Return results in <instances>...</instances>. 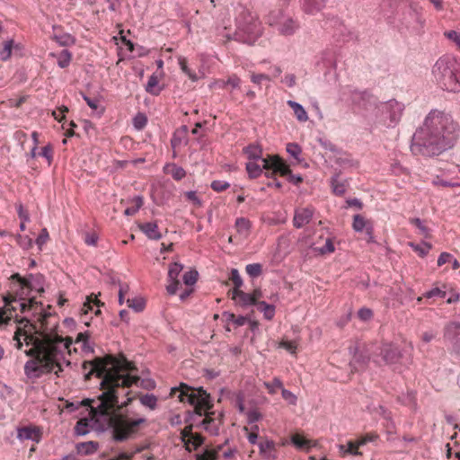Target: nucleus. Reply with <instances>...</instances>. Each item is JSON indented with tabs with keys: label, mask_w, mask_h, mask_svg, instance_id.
<instances>
[{
	"label": "nucleus",
	"mask_w": 460,
	"mask_h": 460,
	"mask_svg": "<svg viewBox=\"0 0 460 460\" xmlns=\"http://www.w3.org/2000/svg\"><path fill=\"white\" fill-rule=\"evenodd\" d=\"M83 368L89 369L84 375L85 379H89L93 374L102 378V393L97 398L96 406L90 404L94 402V400L88 399L84 402L90 406V417L82 418L77 421L75 427V434L84 436L93 429L103 431L111 429L115 441L122 442L128 439L137 432L138 426L146 422L145 418L130 420L119 413V411L132 401L131 397H128L127 401L119 402V396L122 394L128 396L129 392L126 389L139 380L138 376L131 375L137 370L136 367L123 356L116 358L106 355L84 362Z\"/></svg>",
	"instance_id": "f257e3e1"
},
{
	"label": "nucleus",
	"mask_w": 460,
	"mask_h": 460,
	"mask_svg": "<svg viewBox=\"0 0 460 460\" xmlns=\"http://www.w3.org/2000/svg\"><path fill=\"white\" fill-rule=\"evenodd\" d=\"M459 131L460 127L451 114L433 109L413 134L411 151L423 156L439 155L455 146Z\"/></svg>",
	"instance_id": "f03ea898"
},
{
	"label": "nucleus",
	"mask_w": 460,
	"mask_h": 460,
	"mask_svg": "<svg viewBox=\"0 0 460 460\" xmlns=\"http://www.w3.org/2000/svg\"><path fill=\"white\" fill-rule=\"evenodd\" d=\"M72 340H64L57 334H44L32 340V347L25 351L27 356L33 357L24 365V374L28 378H39L43 374L54 372L57 376L63 371V364L70 365L65 358Z\"/></svg>",
	"instance_id": "7ed1b4c3"
},
{
	"label": "nucleus",
	"mask_w": 460,
	"mask_h": 460,
	"mask_svg": "<svg viewBox=\"0 0 460 460\" xmlns=\"http://www.w3.org/2000/svg\"><path fill=\"white\" fill-rule=\"evenodd\" d=\"M176 393H179L177 397L180 402H187L193 405L196 414L199 416L205 415L201 422L204 429L212 435H217L222 424L223 414L218 413L217 417H214L215 412L209 411L213 407L209 394L202 387L193 388L184 383H181L179 386L171 389L172 396H174Z\"/></svg>",
	"instance_id": "20e7f679"
},
{
	"label": "nucleus",
	"mask_w": 460,
	"mask_h": 460,
	"mask_svg": "<svg viewBox=\"0 0 460 460\" xmlns=\"http://www.w3.org/2000/svg\"><path fill=\"white\" fill-rule=\"evenodd\" d=\"M235 25L236 29L233 34L226 31V27L218 31V36L224 42L234 40L252 45L262 34V25L257 15L243 7H240Z\"/></svg>",
	"instance_id": "39448f33"
},
{
	"label": "nucleus",
	"mask_w": 460,
	"mask_h": 460,
	"mask_svg": "<svg viewBox=\"0 0 460 460\" xmlns=\"http://www.w3.org/2000/svg\"><path fill=\"white\" fill-rule=\"evenodd\" d=\"M457 71V63L455 58L441 57L435 63L432 75L441 89L451 93H460Z\"/></svg>",
	"instance_id": "423d86ee"
},
{
	"label": "nucleus",
	"mask_w": 460,
	"mask_h": 460,
	"mask_svg": "<svg viewBox=\"0 0 460 460\" xmlns=\"http://www.w3.org/2000/svg\"><path fill=\"white\" fill-rule=\"evenodd\" d=\"M11 279L16 280L18 284L19 289L16 290V295L20 300H25L23 296H28L31 291L44 292V278L40 274H30L22 278L19 273H14L11 276Z\"/></svg>",
	"instance_id": "0eeeda50"
},
{
	"label": "nucleus",
	"mask_w": 460,
	"mask_h": 460,
	"mask_svg": "<svg viewBox=\"0 0 460 460\" xmlns=\"http://www.w3.org/2000/svg\"><path fill=\"white\" fill-rule=\"evenodd\" d=\"M268 22L270 26L276 27L277 31L284 36L293 35L299 28L296 21L284 15L280 10L272 11L269 15Z\"/></svg>",
	"instance_id": "6e6552de"
},
{
	"label": "nucleus",
	"mask_w": 460,
	"mask_h": 460,
	"mask_svg": "<svg viewBox=\"0 0 460 460\" xmlns=\"http://www.w3.org/2000/svg\"><path fill=\"white\" fill-rule=\"evenodd\" d=\"M444 340L450 343V353L460 359V323H448L444 328Z\"/></svg>",
	"instance_id": "1a4fd4ad"
},
{
	"label": "nucleus",
	"mask_w": 460,
	"mask_h": 460,
	"mask_svg": "<svg viewBox=\"0 0 460 460\" xmlns=\"http://www.w3.org/2000/svg\"><path fill=\"white\" fill-rule=\"evenodd\" d=\"M405 25L416 33H420L425 25V19L422 15V8L417 4H411L410 9L404 14Z\"/></svg>",
	"instance_id": "9d476101"
},
{
	"label": "nucleus",
	"mask_w": 460,
	"mask_h": 460,
	"mask_svg": "<svg viewBox=\"0 0 460 460\" xmlns=\"http://www.w3.org/2000/svg\"><path fill=\"white\" fill-rule=\"evenodd\" d=\"M404 105L395 100H390L382 104L380 111L384 117L389 119L388 127H394L401 119Z\"/></svg>",
	"instance_id": "9b49d317"
},
{
	"label": "nucleus",
	"mask_w": 460,
	"mask_h": 460,
	"mask_svg": "<svg viewBox=\"0 0 460 460\" xmlns=\"http://www.w3.org/2000/svg\"><path fill=\"white\" fill-rule=\"evenodd\" d=\"M261 163L265 170H271V174L279 172L282 176H287L291 172L289 166L277 155L270 156L269 159H261Z\"/></svg>",
	"instance_id": "f8f14e48"
},
{
	"label": "nucleus",
	"mask_w": 460,
	"mask_h": 460,
	"mask_svg": "<svg viewBox=\"0 0 460 460\" xmlns=\"http://www.w3.org/2000/svg\"><path fill=\"white\" fill-rule=\"evenodd\" d=\"M183 270V265L179 262L170 264L168 270V285L166 286L167 293L171 296L175 295L181 283L179 275Z\"/></svg>",
	"instance_id": "ddd939ff"
},
{
	"label": "nucleus",
	"mask_w": 460,
	"mask_h": 460,
	"mask_svg": "<svg viewBox=\"0 0 460 460\" xmlns=\"http://www.w3.org/2000/svg\"><path fill=\"white\" fill-rule=\"evenodd\" d=\"M17 438L21 441L31 440L35 443H39L41 440L42 429L34 425L19 427L16 429Z\"/></svg>",
	"instance_id": "4468645a"
},
{
	"label": "nucleus",
	"mask_w": 460,
	"mask_h": 460,
	"mask_svg": "<svg viewBox=\"0 0 460 460\" xmlns=\"http://www.w3.org/2000/svg\"><path fill=\"white\" fill-rule=\"evenodd\" d=\"M314 208L313 207L298 208L295 210L293 225L296 228H302L313 218Z\"/></svg>",
	"instance_id": "2eb2a0df"
},
{
	"label": "nucleus",
	"mask_w": 460,
	"mask_h": 460,
	"mask_svg": "<svg viewBox=\"0 0 460 460\" xmlns=\"http://www.w3.org/2000/svg\"><path fill=\"white\" fill-rule=\"evenodd\" d=\"M380 355L384 362L388 365L396 363L402 358L400 349L391 343L382 345Z\"/></svg>",
	"instance_id": "dca6fc26"
},
{
	"label": "nucleus",
	"mask_w": 460,
	"mask_h": 460,
	"mask_svg": "<svg viewBox=\"0 0 460 460\" xmlns=\"http://www.w3.org/2000/svg\"><path fill=\"white\" fill-rule=\"evenodd\" d=\"M101 305L103 304L101 303V301L98 300L96 296L93 297L90 296L86 297L85 302L83 304L80 309V320L84 325H90V320L92 318H88L87 314L93 310V306H100Z\"/></svg>",
	"instance_id": "f3484780"
},
{
	"label": "nucleus",
	"mask_w": 460,
	"mask_h": 460,
	"mask_svg": "<svg viewBox=\"0 0 460 460\" xmlns=\"http://www.w3.org/2000/svg\"><path fill=\"white\" fill-rule=\"evenodd\" d=\"M232 299L235 302L236 305L246 308L251 305H255L254 297L250 293H245L243 290H232Z\"/></svg>",
	"instance_id": "a211bd4d"
},
{
	"label": "nucleus",
	"mask_w": 460,
	"mask_h": 460,
	"mask_svg": "<svg viewBox=\"0 0 460 460\" xmlns=\"http://www.w3.org/2000/svg\"><path fill=\"white\" fill-rule=\"evenodd\" d=\"M260 454L268 460H274L276 456V446L273 440H265L258 444Z\"/></svg>",
	"instance_id": "6ab92c4d"
},
{
	"label": "nucleus",
	"mask_w": 460,
	"mask_h": 460,
	"mask_svg": "<svg viewBox=\"0 0 460 460\" xmlns=\"http://www.w3.org/2000/svg\"><path fill=\"white\" fill-rule=\"evenodd\" d=\"M325 3L326 0H303L302 9L305 13L314 15L323 10Z\"/></svg>",
	"instance_id": "aec40b11"
},
{
	"label": "nucleus",
	"mask_w": 460,
	"mask_h": 460,
	"mask_svg": "<svg viewBox=\"0 0 460 460\" xmlns=\"http://www.w3.org/2000/svg\"><path fill=\"white\" fill-rule=\"evenodd\" d=\"M139 229L151 240H160L162 238L156 223L147 222L141 224Z\"/></svg>",
	"instance_id": "412c9836"
},
{
	"label": "nucleus",
	"mask_w": 460,
	"mask_h": 460,
	"mask_svg": "<svg viewBox=\"0 0 460 460\" xmlns=\"http://www.w3.org/2000/svg\"><path fill=\"white\" fill-rule=\"evenodd\" d=\"M234 227L238 234L243 238H247L251 233L252 223L248 218L238 217L235 220Z\"/></svg>",
	"instance_id": "4be33fe9"
},
{
	"label": "nucleus",
	"mask_w": 460,
	"mask_h": 460,
	"mask_svg": "<svg viewBox=\"0 0 460 460\" xmlns=\"http://www.w3.org/2000/svg\"><path fill=\"white\" fill-rule=\"evenodd\" d=\"M164 172L166 174L172 175L176 181H181L186 176V171L176 164H167L164 167Z\"/></svg>",
	"instance_id": "5701e85b"
},
{
	"label": "nucleus",
	"mask_w": 460,
	"mask_h": 460,
	"mask_svg": "<svg viewBox=\"0 0 460 460\" xmlns=\"http://www.w3.org/2000/svg\"><path fill=\"white\" fill-rule=\"evenodd\" d=\"M187 133L188 127L185 125L175 130L171 139V145L172 148L180 146L182 143L187 144Z\"/></svg>",
	"instance_id": "b1692460"
},
{
	"label": "nucleus",
	"mask_w": 460,
	"mask_h": 460,
	"mask_svg": "<svg viewBox=\"0 0 460 460\" xmlns=\"http://www.w3.org/2000/svg\"><path fill=\"white\" fill-rule=\"evenodd\" d=\"M288 104L292 108L296 119L300 122H305L308 119L307 112L304 107L295 101H288Z\"/></svg>",
	"instance_id": "393cba45"
},
{
	"label": "nucleus",
	"mask_w": 460,
	"mask_h": 460,
	"mask_svg": "<svg viewBox=\"0 0 460 460\" xmlns=\"http://www.w3.org/2000/svg\"><path fill=\"white\" fill-rule=\"evenodd\" d=\"M177 59H178V64H179L180 68L182 71V73H184L189 77V79L191 80L192 82H197L199 80V76L194 71H192L188 66L187 58L185 57L179 56L177 58Z\"/></svg>",
	"instance_id": "a878e982"
},
{
	"label": "nucleus",
	"mask_w": 460,
	"mask_h": 460,
	"mask_svg": "<svg viewBox=\"0 0 460 460\" xmlns=\"http://www.w3.org/2000/svg\"><path fill=\"white\" fill-rule=\"evenodd\" d=\"M331 184L334 194L341 196L346 192V182L340 180L339 174L332 177Z\"/></svg>",
	"instance_id": "bb28decb"
},
{
	"label": "nucleus",
	"mask_w": 460,
	"mask_h": 460,
	"mask_svg": "<svg viewBox=\"0 0 460 460\" xmlns=\"http://www.w3.org/2000/svg\"><path fill=\"white\" fill-rule=\"evenodd\" d=\"M204 442V438L199 434H193L186 439L184 446L188 451L196 450Z\"/></svg>",
	"instance_id": "cd10ccee"
},
{
	"label": "nucleus",
	"mask_w": 460,
	"mask_h": 460,
	"mask_svg": "<svg viewBox=\"0 0 460 460\" xmlns=\"http://www.w3.org/2000/svg\"><path fill=\"white\" fill-rule=\"evenodd\" d=\"M372 226L371 223L365 219L364 217H362L359 214H357L353 217V223H352V228L355 232H362L364 229L367 230V226Z\"/></svg>",
	"instance_id": "c85d7f7f"
},
{
	"label": "nucleus",
	"mask_w": 460,
	"mask_h": 460,
	"mask_svg": "<svg viewBox=\"0 0 460 460\" xmlns=\"http://www.w3.org/2000/svg\"><path fill=\"white\" fill-rule=\"evenodd\" d=\"M258 310L263 314V316L267 320H272L275 315V306L273 305L267 304L264 301L257 304Z\"/></svg>",
	"instance_id": "c756f323"
},
{
	"label": "nucleus",
	"mask_w": 460,
	"mask_h": 460,
	"mask_svg": "<svg viewBox=\"0 0 460 460\" xmlns=\"http://www.w3.org/2000/svg\"><path fill=\"white\" fill-rule=\"evenodd\" d=\"M158 76L155 74H153L147 81L146 85V91L153 95H158L161 93V88L158 87Z\"/></svg>",
	"instance_id": "7c9ffc66"
},
{
	"label": "nucleus",
	"mask_w": 460,
	"mask_h": 460,
	"mask_svg": "<svg viewBox=\"0 0 460 460\" xmlns=\"http://www.w3.org/2000/svg\"><path fill=\"white\" fill-rule=\"evenodd\" d=\"M79 454L91 455L98 449V443L93 441L80 443L76 447Z\"/></svg>",
	"instance_id": "2f4dec72"
},
{
	"label": "nucleus",
	"mask_w": 460,
	"mask_h": 460,
	"mask_svg": "<svg viewBox=\"0 0 460 460\" xmlns=\"http://www.w3.org/2000/svg\"><path fill=\"white\" fill-rule=\"evenodd\" d=\"M244 154L247 157L252 161L261 160V149L255 145H250L246 146L244 149Z\"/></svg>",
	"instance_id": "473e14b6"
},
{
	"label": "nucleus",
	"mask_w": 460,
	"mask_h": 460,
	"mask_svg": "<svg viewBox=\"0 0 460 460\" xmlns=\"http://www.w3.org/2000/svg\"><path fill=\"white\" fill-rule=\"evenodd\" d=\"M262 169H264L262 164H258L256 161H250L246 164V171L250 178L259 177L262 172Z\"/></svg>",
	"instance_id": "72a5a7b5"
},
{
	"label": "nucleus",
	"mask_w": 460,
	"mask_h": 460,
	"mask_svg": "<svg viewBox=\"0 0 460 460\" xmlns=\"http://www.w3.org/2000/svg\"><path fill=\"white\" fill-rule=\"evenodd\" d=\"M291 443L297 449H308L311 447V441L304 438L299 434H295L291 437Z\"/></svg>",
	"instance_id": "f704fd0d"
},
{
	"label": "nucleus",
	"mask_w": 460,
	"mask_h": 460,
	"mask_svg": "<svg viewBox=\"0 0 460 460\" xmlns=\"http://www.w3.org/2000/svg\"><path fill=\"white\" fill-rule=\"evenodd\" d=\"M139 400L142 405L150 410H155L157 407V397L153 394H146L141 396Z\"/></svg>",
	"instance_id": "c9c22d12"
},
{
	"label": "nucleus",
	"mask_w": 460,
	"mask_h": 460,
	"mask_svg": "<svg viewBox=\"0 0 460 460\" xmlns=\"http://www.w3.org/2000/svg\"><path fill=\"white\" fill-rule=\"evenodd\" d=\"M132 202L134 203V206L127 208L124 211L126 216H133L140 209L144 203L143 197L136 196L133 198Z\"/></svg>",
	"instance_id": "e433bc0d"
},
{
	"label": "nucleus",
	"mask_w": 460,
	"mask_h": 460,
	"mask_svg": "<svg viewBox=\"0 0 460 460\" xmlns=\"http://www.w3.org/2000/svg\"><path fill=\"white\" fill-rule=\"evenodd\" d=\"M58 58V65L61 68H66L69 66L71 59H72V54L67 49H63L57 57Z\"/></svg>",
	"instance_id": "4c0bfd02"
},
{
	"label": "nucleus",
	"mask_w": 460,
	"mask_h": 460,
	"mask_svg": "<svg viewBox=\"0 0 460 460\" xmlns=\"http://www.w3.org/2000/svg\"><path fill=\"white\" fill-rule=\"evenodd\" d=\"M14 41L13 40H6L4 43L3 48L0 49V59L3 61H6L11 58L12 49L13 48Z\"/></svg>",
	"instance_id": "58836bf2"
},
{
	"label": "nucleus",
	"mask_w": 460,
	"mask_h": 460,
	"mask_svg": "<svg viewBox=\"0 0 460 460\" xmlns=\"http://www.w3.org/2000/svg\"><path fill=\"white\" fill-rule=\"evenodd\" d=\"M286 150L290 156L295 158L297 162L301 161L300 155L302 154L301 146L296 143L287 144Z\"/></svg>",
	"instance_id": "ea45409f"
},
{
	"label": "nucleus",
	"mask_w": 460,
	"mask_h": 460,
	"mask_svg": "<svg viewBox=\"0 0 460 460\" xmlns=\"http://www.w3.org/2000/svg\"><path fill=\"white\" fill-rule=\"evenodd\" d=\"M128 307L132 308L136 312H142L145 308L146 303L142 297L128 298L127 300Z\"/></svg>",
	"instance_id": "a19ab883"
},
{
	"label": "nucleus",
	"mask_w": 460,
	"mask_h": 460,
	"mask_svg": "<svg viewBox=\"0 0 460 460\" xmlns=\"http://www.w3.org/2000/svg\"><path fill=\"white\" fill-rule=\"evenodd\" d=\"M410 246L419 253L420 257H425L430 249L432 248V245L429 243L423 242L420 244H415L413 243H410Z\"/></svg>",
	"instance_id": "79ce46f5"
},
{
	"label": "nucleus",
	"mask_w": 460,
	"mask_h": 460,
	"mask_svg": "<svg viewBox=\"0 0 460 460\" xmlns=\"http://www.w3.org/2000/svg\"><path fill=\"white\" fill-rule=\"evenodd\" d=\"M411 224L414 225L420 231V234L425 238L430 237L429 229L424 225L423 221L418 217L411 218L410 220Z\"/></svg>",
	"instance_id": "37998d69"
},
{
	"label": "nucleus",
	"mask_w": 460,
	"mask_h": 460,
	"mask_svg": "<svg viewBox=\"0 0 460 460\" xmlns=\"http://www.w3.org/2000/svg\"><path fill=\"white\" fill-rule=\"evenodd\" d=\"M263 385L268 390V393L270 394H275L278 389H281L283 384L279 377H274L272 382H264Z\"/></svg>",
	"instance_id": "c03bdc74"
},
{
	"label": "nucleus",
	"mask_w": 460,
	"mask_h": 460,
	"mask_svg": "<svg viewBox=\"0 0 460 460\" xmlns=\"http://www.w3.org/2000/svg\"><path fill=\"white\" fill-rule=\"evenodd\" d=\"M229 279L233 282V284L234 286L233 290L237 291V290L241 289L243 282V279L241 278L237 269L231 270Z\"/></svg>",
	"instance_id": "a18cd8bd"
},
{
	"label": "nucleus",
	"mask_w": 460,
	"mask_h": 460,
	"mask_svg": "<svg viewBox=\"0 0 460 460\" xmlns=\"http://www.w3.org/2000/svg\"><path fill=\"white\" fill-rule=\"evenodd\" d=\"M341 452H345L352 456H361L362 453L358 451L359 446H358V441H349L348 442V448L345 450V447L343 445H341L340 447Z\"/></svg>",
	"instance_id": "49530a36"
},
{
	"label": "nucleus",
	"mask_w": 460,
	"mask_h": 460,
	"mask_svg": "<svg viewBox=\"0 0 460 460\" xmlns=\"http://www.w3.org/2000/svg\"><path fill=\"white\" fill-rule=\"evenodd\" d=\"M246 273L252 279L259 277L262 273L261 263H251L245 267Z\"/></svg>",
	"instance_id": "de8ad7c7"
},
{
	"label": "nucleus",
	"mask_w": 460,
	"mask_h": 460,
	"mask_svg": "<svg viewBox=\"0 0 460 460\" xmlns=\"http://www.w3.org/2000/svg\"><path fill=\"white\" fill-rule=\"evenodd\" d=\"M199 273L196 270L186 271L182 276V280L186 286H192L198 280Z\"/></svg>",
	"instance_id": "09e8293b"
},
{
	"label": "nucleus",
	"mask_w": 460,
	"mask_h": 460,
	"mask_svg": "<svg viewBox=\"0 0 460 460\" xmlns=\"http://www.w3.org/2000/svg\"><path fill=\"white\" fill-rule=\"evenodd\" d=\"M380 413L382 414L384 419L387 420L386 429H387L388 432L393 433L394 429H395V424H394V422L392 420L391 412L388 411L386 409H385L384 407L381 406L380 407Z\"/></svg>",
	"instance_id": "8fccbe9b"
},
{
	"label": "nucleus",
	"mask_w": 460,
	"mask_h": 460,
	"mask_svg": "<svg viewBox=\"0 0 460 460\" xmlns=\"http://www.w3.org/2000/svg\"><path fill=\"white\" fill-rule=\"evenodd\" d=\"M241 84V79L236 75H232L226 81H221L220 86L226 87L230 85L233 89L238 88Z\"/></svg>",
	"instance_id": "3c124183"
},
{
	"label": "nucleus",
	"mask_w": 460,
	"mask_h": 460,
	"mask_svg": "<svg viewBox=\"0 0 460 460\" xmlns=\"http://www.w3.org/2000/svg\"><path fill=\"white\" fill-rule=\"evenodd\" d=\"M146 123L147 119L144 113H137L133 119V125L137 129H142Z\"/></svg>",
	"instance_id": "603ef678"
},
{
	"label": "nucleus",
	"mask_w": 460,
	"mask_h": 460,
	"mask_svg": "<svg viewBox=\"0 0 460 460\" xmlns=\"http://www.w3.org/2000/svg\"><path fill=\"white\" fill-rule=\"evenodd\" d=\"M18 244L24 250H28L32 246V240L28 235H16Z\"/></svg>",
	"instance_id": "864d4df0"
},
{
	"label": "nucleus",
	"mask_w": 460,
	"mask_h": 460,
	"mask_svg": "<svg viewBox=\"0 0 460 460\" xmlns=\"http://www.w3.org/2000/svg\"><path fill=\"white\" fill-rule=\"evenodd\" d=\"M39 155L46 158L49 164H51L53 160V148L50 144L42 147L41 151L38 154Z\"/></svg>",
	"instance_id": "5fc2aeb1"
},
{
	"label": "nucleus",
	"mask_w": 460,
	"mask_h": 460,
	"mask_svg": "<svg viewBox=\"0 0 460 460\" xmlns=\"http://www.w3.org/2000/svg\"><path fill=\"white\" fill-rule=\"evenodd\" d=\"M446 38L454 42L460 51V32L456 31H447L444 32Z\"/></svg>",
	"instance_id": "6e6d98bb"
},
{
	"label": "nucleus",
	"mask_w": 460,
	"mask_h": 460,
	"mask_svg": "<svg viewBox=\"0 0 460 460\" xmlns=\"http://www.w3.org/2000/svg\"><path fill=\"white\" fill-rule=\"evenodd\" d=\"M230 184L225 181L215 180L211 182V189L216 192H221L228 189Z\"/></svg>",
	"instance_id": "4d7b16f0"
},
{
	"label": "nucleus",
	"mask_w": 460,
	"mask_h": 460,
	"mask_svg": "<svg viewBox=\"0 0 460 460\" xmlns=\"http://www.w3.org/2000/svg\"><path fill=\"white\" fill-rule=\"evenodd\" d=\"M281 394L284 400H286L289 404L296 405L297 402V397L289 390L285 389L283 386L281 388Z\"/></svg>",
	"instance_id": "13d9d810"
},
{
	"label": "nucleus",
	"mask_w": 460,
	"mask_h": 460,
	"mask_svg": "<svg viewBox=\"0 0 460 460\" xmlns=\"http://www.w3.org/2000/svg\"><path fill=\"white\" fill-rule=\"evenodd\" d=\"M378 438V435L376 433H367L365 436H362L358 441V446L361 447L366 445L368 442H374Z\"/></svg>",
	"instance_id": "bf43d9fd"
},
{
	"label": "nucleus",
	"mask_w": 460,
	"mask_h": 460,
	"mask_svg": "<svg viewBox=\"0 0 460 460\" xmlns=\"http://www.w3.org/2000/svg\"><path fill=\"white\" fill-rule=\"evenodd\" d=\"M247 420L250 424L255 423L261 419V414L258 410H250L246 413Z\"/></svg>",
	"instance_id": "052dcab7"
},
{
	"label": "nucleus",
	"mask_w": 460,
	"mask_h": 460,
	"mask_svg": "<svg viewBox=\"0 0 460 460\" xmlns=\"http://www.w3.org/2000/svg\"><path fill=\"white\" fill-rule=\"evenodd\" d=\"M186 199L195 204L197 207L202 206L201 199L198 197L197 192L195 190H190L185 192Z\"/></svg>",
	"instance_id": "680f3d73"
},
{
	"label": "nucleus",
	"mask_w": 460,
	"mask_h": 460,
	"mask_svg": "<svg viewBox=\"0 0 460 460\" xmlns=\"http://www.w3.org/2000/svg\"><path fill=\"white\" fill-rule=\"evenodd\" d=\"M358 316L361 321L367 322L373 317V312L369 308L362 307L358 310Z\"/></svg>",
	"instance_id": "e2e57ef3"
},
{
	"label": "nucleus",
	"mask_w": 460,
	"mask_h": 460,
	"mask_svg": "<svg viewBox=\"0 0 460 460\" xmlns=\"http://www.w3.org/2000/svg\"><path fill=\"white\" fill-rule=\"evenodd\" d=\"M227 320L233 322L236 326H243L248 321V318L243 315L235 316L234 314H229Z\"/></svg>",
	"instance_id": "0e129e2a"
},
{
	"label": "nucleus",
	"mask_w": 460,
	"mask_h": 460,
	"mask_svg": "<svg viewBox=\"0 0 460 460\" xmlns=\"http://www.w3.org/2000/svg\"><path fill=\"white\" fill-rule=\"evenodd\" d=\"M335 251L334 244L331 238H327L323 246L319 248V252L322 254L332 253Z\"/></svg>",
	"instance_id": "69168bd1"
},
{
	"label": "nucleus",
	"mask_w": 460,
	"mask_h": 460,
	"mask_svg": "<svg viewBox=\"0 0 460 460\" xmlns=\"http://www.w3.org/2000/svg\"><path fill=\"white\" fill-rule=\"evenodd\" d=\"M217 452L213 450H205L201 455L197 456V460H216Z\"/></svg>",
	"instance_id": "338daca9"
},
{
	"label": "nucleus",
	"mask_w": 460,
	"mask_h": 460,
	"mask_svg": "<svg viewBox=\"0 0 460 460\" xmlns=\"http://www.w3.org/2000/svg\"><path fill=\"white\" fill-rule=\"evenodd\" d=\"M49 238V235L48 230L46 228H43L36 239V244L39 246L40 249H41L42 245L47 243Z\"/></svg>",
	"instance_id": "774afa93"
}]
</instances>
